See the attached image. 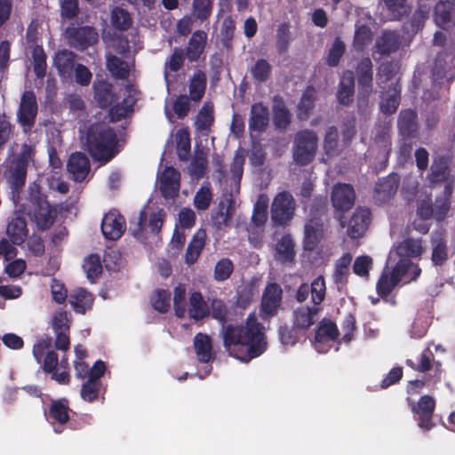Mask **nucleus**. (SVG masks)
<instances>
[{"label":"nucleus","mask_w":455,"mask_h":455,"mask_svg":"<svg viewBox=\"0 0 455 455\" xmlns=\"http://www.w3.org/2000/svg\"><path fill=\"white\" fill-rule=\"evenodd\" d=\"M315 92L313 88H308L303 93L299 104V116L303 119L308 116L309 110L313 108Z\"/></svg>","instance_id":"nucleus-62"},{"label":"nucleus","mask_w":455,"mask_h":455,"mask_svg":"<svg viewBox=\"0 0 455 455\" xmlns=\"http://www.w3.org/2000/svg\"><path fill=\"white\" fill-rule=\"evenodd\" d=\"M274 120L278 128H285L290 123V114L283 102L275 100L274 105Z\"/></svg>","instance_id":"nucleus-64"},{"label":"nucleus","mask_w":455,"mask_h":455,"mask_svg":"<svg viewBox=\"0 0 455 455\" xmlns=\"http://www.w3.org/2000/svg\"><path fill=\"white\" fill-rule=\"evenodd\" d=\"M371 31L365 25L356 24L353 45L356 51H363L371 42Z\"/></svg>","instance_id":"nucleus-49"},{"label":"nucleus","mask_w":455,"mask_h":455,"mask_svg":"<svg viewBox=\"0 0 455 455\" xmlns=\"http://www.w3.org/2000/svg\"><path fill=\"white\" fill-rule=\"evenodd\" d=\"M395 74V67L394 65L382 64L379 68L377 77L379 85L385 90L386 86L382 84L388 83V91L382 92V100L380 102V109L385 114H392L395 112L399 105L400 91L397 87Z\"/></svg>","instance_id":"nucleus-7"},{"label":"nucleus","mask_w":455,"mask_h":455,"mask_svg":"<svg viewBox=\"0 0 455 455\" xmlns=\"http://www.w3.org/2000/svg\"><path fill=\"white\" fill-rule=\"evenodd\" d=\"M354 84L353 73L350 71L345 72L341 76L338 91L339 103L347 105L352 100Z\"/></svg>","instance_id":"nucleus-43"},{"label":"nucleus","mask_w":455,"mask_h":455,"mask_svg":"<svg viewBox=\"0 0 455 455\" xmlns=\"http://www.w3.org/2000/svg\"><path fill=\"white\" fill-rule=\"evenodd\" d=\"M432 262L435 265H442L448 259L446 242L442 232H436L432 235Z\"/></svg>","instance_id":"nucleus-36"},{"label":"nucleus","mask_w":455,"mask_h":455,"mask_svg":"<svg viewBox=\"0 0 455 455\" xmlns=\"http://www.w3.org/2000/svg\"><path fill=\"white\" fill-rule=\"evenodd\" d=\"M83 267L88 279L93 282L102 272L100 258L98 255H90L84 262Z\"/></svg>","instance_id":"nucleus-55"},{"label":"nucleus","mask_w":455,"mask_h":455,"mask_svg":"<svg viewBox=\"0 0 455 455\" xmlns=\"http://www.w3.org/2000/svg\"><path fill=\"white\" fill-rule=\"evenodd\" d=\"M205 237V232L203 230H199L195 234L187 249L185 257L187 264L191 265L197 260L201 251L204 246Z\"/></svg>","instance_id":"nucleus-41"},{"label":"nucleus","mask_w":455,"mask_h":455,"mask_svg":"<svg viewBox=\"0 0 455 455\" xmlns=\"http://www.w3.org/2000/svg\"><path fill=\"white\" fill-rule=\"evenodd\" d=\"M69 303L76 313L84 314L92 308L93 297L85 289L76 288L69 296Z\"/></svg>","instance_id":"nucleus-33"},{"label":"nucleus","mask_w":455,"mask_h":455,"mask_svg":"<svg viewBox=\"0 0 455 455\" xmlns=\"http://www.w3.org/2000/svg\"><path fill=\"white\" fill-rule=\"evenodd\" d=\"M52 339L48 337L41 339L33 348V355L40 363L44 359V370L46 372H53L57 369L59 358L57 354L50 350Z\"/></svg>","instance_id":"nucleus-17"},{"label":"nucleus","mask_w":455,"mask_h":455,"mask_svg":"<svg viewBox=\"0 0 455 455\" xmlns=\"http://www.w3.org/2000/svg\"><path fill=\"white\" fill-rule=\"evenodd\" d=\"M399 179L391 174L380 180L375 188V197L380 203L387 202L397 191Z\"/></svg>","instance_id":"nucleus-30"},{"label":"nucleus","mask_w":455,"mask_h":455,"mask_svg":"<svg viewBox=\"0 0 455 455\" xmlns=\"http://www.w3.org/2000/svg\"><path fill=\"white\" fill-rule=\"evenodd\" d=\"M435 402L432 396H422L418 403L412 405V411L419 416V427L424 430L431 427L430 420L435 409Z\"/></svg>","instance_id":"nucleus-26"},{"label":"nucleus","mask_w":455,"mask_h":455,"mask_svg":"<svg viewBox=\"0 0 455 455\" xmlns=\"http://www.w3.org/2000/svg\"><path fill=\"white\" fill-rule=\"evenodd\" d=\"M111 23L117 29L125 30L130 27L132 20L127 11L116 7L112 10Z\"/></svg>","instance_id":"nucleus-56"},{"label":"nucleus","mask_w":455,"mask_h":455,"mask_svg":"<svg viewBox=\"0 0 455 455\" xmlns=\"http://www.w3.org/2000/svg\"><path fill=\"white\" fill-rule=\"evenodd\" d=\"M421 269L418 265L409 262L406 259L387 265L377 283V291L381 296L389 294L400 283H407L419 276Z\"/></svg>","instance_id":"nucleus-3"},{"label":"nucleus","mask_w":455,"mask_h":455,"mask_svg":"<svg viewBox=\"0 0 455 455\" xmlns=\"http://www.w3.org/2000/svg\"><path fill=\"white\" fill-rule=\"evenodd\" d=\"M6 232L14 244L23 243L28 235L25 220L20 216L13 218L9 222Z\"/></svg>","instance_id":"nucleus-38"},{"label":"nucleus","mask_w":455,"mask_h":455,"mask_svg":"<svg viewBox=\"0 0 455 455\" xmlns=\"http://www.w3.org/2000/svg\"><path fill=\"white\" fill-rule=\"evenodd\" d=\"M323 236V227L319 220H311L305 226L304 247L314 250Z\"/></svg>","instance_id":"nucleus-35"},{"label":"nucleus","mask_w":455,"mask_h":455,"mask_svg":"<svg viewBox=\"0 0 455 455\" xmlns=\"http://www.w3.org/2000/svg\"><path fill=\"white\" fill-rule=\"evenodd\" d=\"M69 42L75 47L84 48L94 44L98 39V34L91 27H82L68 30Z\"/></svg>","instance_id":"nucleus-31"},{"label":"nucleus","mask_w":455,"mask_h":455,"mask_svg":"<svg viewBox=\"0 0 455 455\" xmlns=\"http://www.w3.org/2000/svg\"><path fill=\"white\" fill-rule=\"evenodd\" d=\"M435 20L439 27L444 28L452 26L455 20V4L439 1L435 10Z\"/></svg>","instance_id":"nucleus-34"},{"label":"nucleus","mask_w":455,"mask_h":455,"mask_svg":"<svg viewBox=\"0 0 455 455\" xmlns=\"http://www.w3.org/2000/svg\"><path fill=\"white\" fill-rule=\"evenodd\" d=\"M455 74V55L445 53L439 55L435 60L433 76L435 81L447 77L450 81Z\"/></svg>","instance_id":"nucleus-28"},{"label":"nucleus","mask_w":455,"mask_h":455,"mask_svg":"<svg viewBox=\"0 0 455 455\" xmlns=\"http://www.w3.org/2000/svg\"><path fill=\"white\" fill-rule=\"evenodd\" d=\"M206 88V76L201 71L194 74L189 84V96L190 99L198 101L200 100L205 92Z\"/></svg>","instance_id":"nucleus-45"},{"label":"nucleus","mask_w":455,"mask_h":455,"mask_svg":"<svg viewBox=\"0 0 455 455\" xmlns=\"http://www.w3.org/2000/svg\"><path fill=\"white\" fill-rule=\"evenodd\" d=\"M95 99L102 108L111 107L109 114L113 121L119 120L125 116L131 110L136 101L133 95H129L124 99L121 105L115 103V95L112 92L111 86L104 82L94 84Z\"/></svg>","instance_id":"nucleus-8"},{"label":"nucleus","mask_w":455,"mask_h":455,"mask_svg":"<svg viewBox=\"0 0 455 455\" xmlns=\"http://www.w3.org/2000/svg\"><path fill=\"white\" fill-rule=\"evenodd\" d=\"M370 211L367 208H356L348 220L340 218V225L346 228L347 235L353 239L363 235L370 224Z\"/></svg>","instance_id":"nucleus-12"},{"label":"nucleus","mask_w":455,"mask_h":455,"mask_svg":"<svg viewBox=\"0 0 455 455\" xmlns=\"http://www.w3.org/2000/svg\"><path fill=\"white\" fill-rule=\"evenodd\" d=\"M331 199L337 211H347L355 204V193L352 186L339 183L333 187Z\"/></svg>","instance_id":"nucleus-20"},{"label":"nucleus","mask_w":455,"mask_h":455,"mask_svg":"<svg viewBox=\"0 0 455 455\" xmlns=\"http://www.w3.org/2000/svg\"><path fill=\"white\" fill-rule=\"evenodd\" d=\"M67 167L75 180L82 181L89 173V160L84 154L76 152L70 156Z\"/></svg>","instance_id":"nucleus-29"},{"label":"nucleus","mask_w":455,"mask_h":455,"mask_svg":"<svg viewBox=\"0 0 455 455\" xmlns=\"http://www.w3.org/2000/svg\"><path fill=\"white\" fill-rule=\"evenodd\" d=\"M148 216L149 217L148 228L150 229L151 233L156 234L162 227L164 213L163 210L149 212L148 209H144L140 212L136 222V228H132L133 235L140 240L144 238L142 232L146 229V220Z\"/></svg>","instance_id":"nucleus-15"},{"label":"nucleus","mask_w":455,"mask_h":455,"mask_svg":"<svg viewBox=\"0 0 455 455\" xmlns=\"http://www.w3.org/2000/svg\"><path fill=\"white\" fill-rule=\"evenodd\" d=\"M384 2L388 12L386 15L387 20L398 19L407 12L405 0H384Z\"/></svg>","instance_id":"nucleus-57"},{"label":"nucleus","mask_w":455,"mask_h":455,"mask_svg":"<svg viewBox=\"0 0 455 455\" xmlns=\"http://www.w3.org/2000/svg\"><path fill=\"white\" fill-rule=\"evenodd\" d=\"M271 72V66L263 59L258 60L251 68V73L254 79L262 82L268 78Z\"/></svg>","instance_id":"nucleus-63"},{"label":"nucleus","mask_w":455,"mask_h":455,"mask_svg":"<svg viewBox=\"0 0 455 455\" xmlns=\"http://www.w3.org/2000/svg\"><path fill=\"white\" fill-rule=\"evenodd\" d=\"M337 326L329 320H323L318 327L315 337V348L319 353H326L337 339Z\"/></svg>","instance_id":"nucleus-18"},{"label":"nucleus","mask_w":455,"mask_h":455,"mask_svg":"<svg viewBox=\"0 0 455 455\" xmlns=\"http://www.w3.org/2000/svg\"><path fill=\"white\" fill-rule=\"evenodd\" d=\"M186 293L187 291L184 284H179L175 287L173 294L175 315L181 318L188 314L190 318L195 320L206 316L209 313V308L201 293L195 291L190 294L188 307H187Z\"/></svg>","instance_id":"nucleus-4"},{"label":"nucleus","mask_w":455,"mask_h":455,"mask_svg":"<svg viewBox=\"0 0 455 455\" xmlns=\"http://www.w3.org/2000/svg\"><path fill=\"white\" fill-rule=\"evenodd\" d=\"M422 252L423 247L420 240L406 239L390 251L388 264L398 262L402 259H406L411 262L410 258L419 257Z\"/></svg>","instance_id":"nucleus-19"},{"label":"nucleus","mask_w":455,"mask_h":455,"mask_svg":"<svg viewBox=\"0 0 455 455\" xmlns=\"http://www.w3.org/2000/svg\"><path fill=\"white\" fill-rule=\"evenodd\" d=\"M32 154L33 148L30 146L24 145L20 159L5 167L4 175L12 189H18L24 185L26 180V163L31 158Z\"/></svg>","instance_id":"nucleus-9"},{"label":"nucleus","mask_w":455,"mask_h":455,"mask_svg":"<svg viewBox=\"0 0 455 455\" xmlns=\"http://www.w3.org/2000/svg\"><path fill=\"white\" fill-rule=\"evenodd\" d=\"M34 71L38 77H43L46 70V58L42 47L36 46L32 52Z\"/></svg>","instance_id":"nucleus-60"},{"label":"nucleus","mask_w":455,"mask_h":455,"mask_svg":"<svg viewBox=\"0 0 455 455\" xmlns=\"http://www.w3.org/2000/svg\"><path fill=\"white\" fill-rule=\"evenodd\" d=\"M352 259V254L346 252L336 260L333 273V279L336 283L344 284L347 281Z\"/></svg>","instance_id":"nucleus-37"},{"label":"nucleus","mask_w":455,"mask_h":455,"mask_svg":"<svg viewBox=\"0 0 455 455\" xmlns=\"http://www.w3.org/2000/svg\"><path fill=\"white\" fill-rule=\"evenodd\" d=\"M400 44L401 40L396 33L390 31L384 32L381 36L376 40L373 57L376 58V54L384 56L395 52L399 49Z\"/></svg>","instance_id":"nucleus-27"},{"label":"nucleus","mask_w":455,"mask_h":455,"mask_svg":"<svg viewBox=\"0 0 455 455\" xmlns=\"http://www.w3.org/2000/svg\"><path fill=\"white\" fill-rule=\"evenodd\" d=\"M244 163V155L243 152H237L231 164L230 190L231 193H237L240 188V180L243 176V165Z\"/></svg>","instance_id":"nucleus-44"},{"label":"nucleus","mask_w":455,"mask_h":455,"mask_svg":"<svg viewBox=\"0 0 455 455\" xmlns=\"http://www.w3.org/2000/svg\"><path fill=\"white\" fill-rule=\"evenodd\" d=\"M235 212V204L232 195H224L219 204L218 210L212 213V220L217 228H223L231 224Z\"/></svg>","instance_id":"nucleus-21"},{"label":"nucleus","mask_w":455,"mask_h":455,"mask_svg":"<svg viewBox=\"0 0 455 455\" xmlns=\"http://www.w3.org/2000/svg\"><path fill=\"white\" fill-rule=\"evenodd\" d=\"M69 419L68 403L65 399L52 401L47 414V420L54 426V432L61 433L62 429L56 425L62 426L68 422Z\"/></svg>","instance_id":"nucleus-25"},{"label":"nucleus","mask_w":455,"mask_h":455,"mask_svg":"<svg viewBox=\"0 0 455 455\" xmlns=\"http://www.w3.org/2000/svg\"><path fill=\"white\" fill-rule=\"evenodd\" d=\"M117 53L121 57L108 56L107 59V67L109 72L118 78H127L133 70V60L131 53H134L140 48V41L132 42V44L125 40H120L117 45H114Z\"/></svg>","instance_id":"nucleus-6"},{"label":"nucleus","mask_w":455,"mask_h":455,"mask_svg":"<svg viewBox=\"0 0 455 455\" xmlns=\"http://www.w3.org/2000/svg\"><path fill=\"white\" fill-rule=\"evenodd\" d=\"M317 137L308 131L298 133L295 140L293 156L296 162L306 164L310 162L316 150Z\"/></svg>","instance_id":"nucleus-10"},{"label":"nucleus","mask_w":455,"mask_h":455,"mask_svg":"<svg viewBox=\"0 0 455 455\" xmlns=\"http://www.w3.org/2000/svg\"><path fill=\"white\" fill-rule=\"evenodd\" d=\"M25 211L41 229L49 228L56 217L55 208L40 193L36 184L30 187V198Z\"/></svg>","instance_id":"nucleus-5"},{"label":"nucleus","mask_w":455,"mask_h":455,"mask_svg":"<svg viewBox=\"0 0 455 455\" xmlns=\"http://www.w3.org/2000/svg\"><path fill=\"white\" fill-rule=\"evenodd\" d=\"M125 229V220L118 212L113 210L105 214L101 222V231L107 239L116 240L120 238Z\"/></svg>","instance_id":"nucleus-16"},{"label":"nucleus","mask_w":455,"mask_h":455,"mask_svg":"<svg viewBox=\"0 0 455 455\" xmlns=\"http://www.w3.org/2000/svg\"><path fill=\"white\" fill-rule=\"evenodd\" d=\"M54 65L61 77H72L75 66L74 54L68 50L59 51L54 57Z\"/></svg>","instance_id":"nucleus-32"},{"label":"nucleus","mask_w":455,"mask_h":455,"mask_svg":"<svg viewBox=\"0 0 455 455\" xmlns=\"http://www.w3.org/2000/svg\"><path fill=\"white\" fill-rule=\"evenodd\" d=\"M294 211L295 202L291 195L287 192L279 193L272 203V220L283 225L291 220Z\"/></svg>","instance_id":"nucleus-13"},{"label":"nucleus","mask_w":455,"mask_h":455,"mask_svg":"<svg viewBox=\"0 0 455 455\" xmlns=\"http://www.w3.org/2000/svg\"><path fill=\"white\" fill-rule=\"evenodd\" d=\"M268 124V111L262 104L251 108L249 127L251 131H263Z\"/></svg>","instance_id":"nucleus-40"},{"label":"nucleus","mask_w":455,"mask_h":455,"mask_svg":"<svg viewBox=\"0 0 455 455\" xmlns=\"http://www.w3.org/2000/svg\"><path fill=\"white\" fill-rule=\"evenodd\" d=\"M317 137L308 131L298 133L295 140L293 156L296 162L306 164L310 162L316 150Z\"/></svg>","instance_id":"nucleus-11"},{"label":"nucleus","mask_w":455,"mask_h":455,"mask_svg":"<svg viewBox=\"0 0 455 455\" xmlns=\"http://www.w3.org/2000/svg\"><path fill=\"white\" fill-rule=\"evenodd\" d=\"M293 247L294 245L290 236L282 237L276 245V259L283 263L292 261L294 257Z\"/></svg>","instance_id":"nucleus-48"},{"label":"nucleus","mask_w":455,"mask_h":455,"mask_svg":"<svg viewBox=\"0 0 455 455\" xmlns=\"http://www.w3.org/2000/svg\"><path fill=\"white\" fill-rule=\"evenodd\" d=\"M195 350L200 362L208 363L212 358V343L210 337L198 333L194 339Z\"/></svg>","instance_id":"nucleus-42"},{"label":"nucleus","mask_w":455,"mask_h":455,"mask_svg":"<svg viewBox=\"0 0 455 455\" xmlns=\"http://www.w3.org/2000/svg\"><path fill=\"white\" fill-rule=\"evenodd\" d=\"M212 122L213 106L210 102H205L197 115L196 125L197 129L204 131L212 125Z\"/></svg>","instance_id":"nucleus-53"},{"label":"nucleus","mask_w":455,"mask_h":455,"mask_svg":"<svg viewBox=\"0 0 455 455\" xmlns=\"http://www.w3.org/2000/svg\"><path fill=\"white\" fill-rule=\"evenodd\" d=\"M282 299V289L276 283L267 286L261 302V312L264 316H272L276 314Z\"/></svg>","instance_id":"nucleus-23"},{"label":"nucleus","mask_w":455,"mask_h":455,"mask_svg":"<svg viewBox=\"0 0 455 455\" xmlns=\"http://www.w3.org/2000/svg\"><path fill=\"white\" fill-rule=\"evenodd\" d=\"M317 314L315 307H301L295 311V325L299 328L307 329L311 326L315 321Z\"/></svg>","instance_id":"nucleus-46"},{"label":"nucleus","mask_w":455,"mask_h":455,"mask_svg":"<svg viewBox=\"0 0 455 455\" xmlns=\"http://www.w3.org/2000/svg\"><path fill=\"white\" fill-rule=\"evenodd\" d=\"M343 147L342 144H340L338 141V132L334 127H330L326 131L324 141H323V148L328 156H334L338 154L341 148Z\"/></svg>","instance_id":"nucleus-50"},{"label":"nucleus","mask_w":455,"mask_h":455,"mask_svg":"<svg viewBox=\"0 0 455 455\" xmlns=\"http://www.w3.org/2000/svg\"><path fill=\"white\" fill-rule=\"evenodd\" d=\"M371 60L369 58L363 59L358 65V83L364 92H369L372 81Z\"/></svg>","instance_id":"nucleus-47"},{"label":"nucleus","mask_w":455,"mask_h":455,"mask_svg":"<svg viewBox=\"0 0 455 455\" xmlns=\"http://www.w3.org/2000/svg\"><path fill=\"white\" fill-rule=\"evenodd\" d=\"M207 40V34L204 31H196L189 41L187 55L189 60H197L203 53Z\"/></svg>","instance_id":"nucleus-39"},{"label":"nucleus","mask_w":455,"mask_h":455,"mask_svg":"<svg viewBox=\"0 0 455 455\" xmlns=\"http://www.w3.org/2000/svg\"><path fill=\"white\" fill-rule=\"evenodd\" d=\"M221 335L228 354L242 362H248L266 350L263 327L253 315L248 316L244 328L223 325Z\"/></svg>","instance_id":"nucleus-1"},{"label":"nucleus","mask_w":455,"mask_h":455,"mask_svg":"<svg viewBox=\"0 0 455 455\" xmlns=\"http://www.w3.org/2000/svg\"><path fill=\"white\" fill-rule=\"evenodd\" d=\"M212 193L209 185L202 186L194 196V205L199 211L207 210L212 201Z\"/></svg>","instance_id":"nucleus-52"},{"label":"nucleus","mask_w":455,"mask_h":455,"mask_svg":"<svg viewBox=\"0 0 455 455\" xmlns=\"http://www.w3.org/2000/svg\"><path fill=\"white\" fill-rule=\"evenodd\" d=\"M346 45L339 38H336L329 49L326 61L329 66H337L340 58L344 54Z\"/></svg>","instance_id":"nucleus-58"},{"label":"nucleus","mask_w":455,"mask_h":455,"mask_svg":"<svg viewBox=\"0 0 455 455\" xmlns=\"http://www.w3.org/2000/svg\"><path fill=\"white\" fill-rule=\"evenodd\" d=\"M234 266L230 259H221L219 260L214 268V278L217 281L227 280L233 273Z\"/></svg>","instance_id":"nucleus-61"},{"label":"nucleus","mask_w":455,"mask_h":455,"mask_svg":"<svg viewBox=\"0 0 455 455\" xmlns=\"http://www.w3.org/2000/svg\"><path fill=\"white\" fill-rule=\"evenodd\" d=\"M432 183H444L445 196H450L452 191L453 178L451 177L448 168L447 163L444 159H435L431 167V173L429 175Z\"/></svg>","instance_id":"nucleus-24"},{"label":"nucleus","mask_w":455,"mask_h":455,"mask_svg":"<svg viewBox=\"0 0 455 455\" xmlns=\"http://www.w3.org/2000/svg\"><path fill=\"white\" fill-rule=\"evenodd\" d=\"M82 141L95 160L108 162L116 154V134L106 124L92 125Z\"/></svg>","instance_id":"nucleus-2"},{"label":"nucleus","mask_w":455,"mask_h":455,"mask_svg":"<svg viewBox=\"0 0 455 455\" xmlns=\"http://www.w3.org/2000/svg\"><path fill=\"white\" fill-rule=\"evenodd\" d=\"M37 114L36 96L32 92H25L21 97L18 120L24 132H28L35 124Z\"/></svg>","instance_id":"nucleus-14"},{"label":"nucleus","mask_w":455,"mask_h":455,"mask_svg":"<svg viewBox=\"0 0 455 455\" xmlns=\"http://www.w3.org/2000/svg\"><path fill=\"white\" fill-rule=\"evenodd\" d=\"M177 152L180 159H186L190 151V138L187 129H180L175 134Z\"/></svg>","instance_id":"nucleus-54"},{"label":"nucleus","mask_w":455,"mask_h":455,"mask_svg":"<svg viewBox=\"0 0 455 455\" xmlns=\"http://www.w3.org/2000/svg\"><path fill=\"white\" fill-rule=\"evenodd\" d=\"M325 291V282L323 276H318L312 282L309 291L311 293V299L315 305L320 304L323 300Z\"/></svg>","instance_id":"nucleus-59"},{"label":"nucleus","mask_w":455,"mask_h":455,"mask_svg":"<svg viewBox=\"0 0 455 455\" xmlns=\"http://www.w3.org/2000/svg\"><path fill=\"white\" fill-rule=\"evenodd\" d=\"M180 172L172 167H166L159 176V185L165 198H173L180 190Z\"/></svg>","instance_id":"nucleus-22"},{"label":"nucleus","mask_w":455,"mask_h":455,"mask_svg":"<svg viewBox=\"0 0 455 455\" xmlns=\"http://www.w3.org/2000/svg\"><path fill=\"white\" fill-rule=\"evenodd\" d=\"M154 308L161 313L167 312L171 307V293L164 289L156 290L151 297Z\"/></svg>","instance_id":"nucleus-51"}]
</instances>
